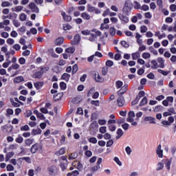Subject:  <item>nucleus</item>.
Returning <instances> with one entry per match:
<instances>
[{
	"label": "nucleus",
	"instance_id": "nucleus-1",
	"mask_svg": "<svg viewBox=\"0 0 176 176\" xmlns=\"http://www.w3.org/2000/svg\"><path fill=\"white\" fill-rule=\"evenodd\" d=\"M50 70L49 67H42L38 72H36L34 74L32 75L33 78H41L43 74L46 73Z\"/></svg>",
	"mask_w": 176,
	"mask_h": 176
},
{
	"label": "nucleus",
	"instance_id": "nucleus-2",
	"mask_svg": "<svg viewBox=\"0 0 176 176\" xmlns=\"http://www.w3.org/2000/svg\"><path fill=\"white\" fill-rule=\"evenodd\" d=\"M134 118H135V113H134V111H129L126 121L129 123H131V126H136L138 123L136 121H134Z\"/></svg>",
	"mask_w": 176,
	"mask_h": 176
},
{
	"label": "nucleus",
	"instance_id": "nucleus-3",
	"mask_svg": "<svg viewBox=\"0 0 176 176\" xmlns=\"http://www.w3.org/2000/svg\"><path fill=\"white\" fill-rule=\"evenodd\" d=\"M28 7L32 12L38 13V12H40V10L34 3H30Z\"/></svg>",
	"mask_w": 176,
	"mask_h": 176
},
{
	"label": "nucleus",
	"instance_id": "nucleus-4",
	"mask_svg": "<svg viewBox=\"0 0 176 176\" xmlns=\"http://www.w3.org/2000/svg\"><path fill=\"white\" fill-rule=\"evenodd\" d=\"M42 147L38 144H35L32 146V148H30V152L32 153H36L38 150H41Z\"/></svg>",
	"mask_w": 176,
	"mask_h": 176
},
{
	"label": "nucleus",
	"instance_id": "nucleus-5",
	"mask_svg": "<svg viewBox=\"0 0 176 176\" xmlns=\"http://www.w3.org/2000/svg\"><path fill=\"white\" fill-rule=\"evenodd\" d=\"M156 153L158 155L159 158L164 157V150L162 149V145L159 144V146L156 148Z\"/></svg>",
	"mask_w": 176,
	"mask_h": 176
},
{
	"label": "nucleus",
	"instance_id": "nucleus-6",
	"mask_svg": "<svg viewBox=\"0 0 176 176\" xmlns=\"http://www.w3.org/2000/svg\"><path fill=\"white\" fill-rule=\"evenodd\" d=\"M118 105L119 107H122L124 106L126 102L124 101V98L123 96H119L117 99Z\"/></svg>",
	"mask_w": 176,
	"mask_h": 176
},
{
	"label": "nucleus",
	"instance_id": "nucleus-7",
	"mask_svg": "<svg viewBox=\"0 0 176 176\" xmlns=\"http://www.w3.org/2000/svg\"><path fill=\"white\" fill-rule=\"evenodd\" d=\"M74 166H76L78 170H82L83 166L82 164L79 161H74L72 164Z\"/></svg>",
	"mask_w": 176,
	"mask_h": 176
},
{
	"label": "nucleus",
	"instance_id": "nucleus-8",
	"mask_svg": "<svg viewBox=\"0 0 176 176\" xmlns=\"http://www.w3.org/2000/svg\"><path fill=\"white\" fill-rule=\"evenodd\" d=\"M89 128L91 131H97L98 129L97 121H94L92 123H91Z\"/></svg>",
	"mask_w": 176,
	"mask_h": 176
},
{
	"label": "nucleus",
	"instance_id": "nucleus-9",
	"mask_svg": "<svg viewBox=\"0 0 176 176\" xmlns=\"http://www.w3.org/2000/svg\"><path fill=\"white\" fill-rule=\"evenodd\" d=\"M118 17L119 19H120L121 21H124V23H127L129 21V17L123 14H119Z\"/></svg>",
	"mask_w": 176,
	"mask_h": 176
},
{
	"label": "nucleus",
	"instance_id": "nucleus-10",
	"mask_svg": "<svg viewBox=\"0 0 176 176\" xmlns=\"http://www.w3.org/2000/svg\"><path fill=\"white\" fill-rule=\"evenodd\" d=\"M44 85V82L42 81H38L34 83V87L36 89V90L41 89Z\"/></svg>",
	"mask_w": 176,
	"mask_h": 176
},
{
	"label": "nucleus",
	"instance_id": "nucleus-11",
	"mask_svg": "<svg viewBox=\"0 0 176 176\" xmlns=\"http://www.w3.org/2000/svg\"><path fill=\"white\" fill-rule=\"evenodd\" d=\"M10 25V20L9 19H5L3 22H0V29H3L5 26H8Z\"/></svg>",
	"mask_w": 176,
	"mask_h": 176
},
{
	"label": "nucleus",
	"instance_id": "nucleus-12",
	"mask_svg": "<svg viewBox=\"0 0 176 176\" xmlns=\"http://www.w3.org/2000/svg\"><path fill=\"white\" fill-rule=\"evenodd\" d=\"M80 17L84 20L89 21L91 19V15H89L87 12H82L80 14Z\"/></svg>",
	"mask_w": 176,
	"mask_h": 176
},
{
	"label": "nucleus",
	"instance_id": "nucleus-13",
	"mask_svg": "<svg viewBox=\"0 0 176 176\" xmlns=\"http://www.w3.org/2000/svg\"><path fill=\"white\" fill-rule=\"evenodd\" d=\"M42 133V131L41 130V129H33L32 131V135H41Z\"/></svg>",
	"mask_w": 176,
	"mask_h": 176
},
{
	"label": "nucleus",
	"instance_id": "nucleus-14",
	"mask_svg": "<svg viewBox=\"0 0 176 176\" xmlns=\"http://www.w3.org/2000/svg\"><path fill=\"white\" fill-rule=\"evenodd\" d=\"M49 174L51 175H54L56 173V166H50L48 168Z\"/></svg>",
	"mask_w": 176,
	"mask_h": 176
},
{
	"label": "nucleus",
	"instance_id": "nucleus-15",
	"mask_svg": "<svg viewBox=\"0 0 176 176\" xmlns=\"http://www.w3.org/2000/svg\"><path fill=\"white\" fill-rule=\"evenodd\" d=\"M157 61H158L160 68H164V60L162 58L159 57Z\"/></svg>",
	"mask_w": 176,
	"mask_h": 176
},
{
	"label": "nucleus",
	"instance_id": "nucleus-16",
	"mask_svg": "<svg viewBox=\"0 0 176 176\" xmlns=\"http://www.w3.org/2000/svg\"><path fill=\"white\" fill-rule=\"evenodd\" d=\"M78 157V153H73L70 154V155L68 156V160H74L77 159Z\"/></svg>",
	"mask_w": 176,
	"mask_h": 176
},
{
	"label": "nucleus",
	"instance_id": "nucleus-17",
	"mask_svg": "<svg viewBox=\"0 0 176 176\" xmlns=\"http://www.w3.org/2000/svg\"><path fill=\"white\" fill-rule=\"evenodd\" d=\"M151 64H152V66H151V68H152L153 69H156L160 67L157 62H156L155 60H152V61H151Z\"/></svg>",
	"mask_w": 176,
	"mask_h": 176
},
{
	"label": "nucleus",
	"instance_id": "nucleus-18",
	"mask_svg": "<svg viewBox=\"0 0 176 176\" xmlns=\"http://www.w3.org/2000/svg\"><path fill=\"white\" fill-rule=\"evenodd\" d=\"M64 38L63 37H58L56 40H55L54 43L57 46L60 45V44L63 43Z\"/></svg>",
	"mask_w": 176,
	"mask_h": 176
},
{
	"label": "nucleus",
	"instance_id": "nucleus-19",
	"mask_svg": "<svg viewBox=\"0 0 176 176\" xmlns=\"http://www.w3.org/2000/svg\"><path fill=\"white\" fill-rule=\"evenodd\" d=\"M61 16H63V19L65 21L69 22L71 21V16L67 15L65 12H61Z\"/></svg>",
	"mask_w": 176,
	"mask_h": 176
},
{
	"label": "nucleus",
	"instance_id": "nucleus-20",
	"mask_svg": "<svg viewBox=\"0 0 176 176\" xmlns=\"http://www.w3.org/2000/svg\"><path fill=\"white\" fill-rule=\"evenodd\" d=\"M87 141H89V143H92L93 144L98 143V140L96 138L94 137H87Z\"/></svg>",
	"mask_w": 176,
	"mask_h": 176
},
{
	"label": "nucleus",
	"instance_id": "nucleus-21",
	"mask_svg": "<svg viewBox=\"0 0 176 176\" xmlns=\"http://www.w3.org/2000/svg\"><path fill=\"white\" fill-rule=\"evenodd\" d=\"M96 8L91 6V4H87V12L90 13L94 12V10H96Z\"/></svg>",
	"mask_w": 176,
	"mask_h": 176
},
{
	"label": "nucleus",
	"instance_id": "nucleus-22",
	"mask_svg": "<svg viewBox=\"0 0 176 176\" xmlns=\"http://www.w3.org/2000/svg\"><path fill=\"white\" fill-rule=\"evenodd\" d=\"M124 134V132L122 129H118L117 131V137H116V139L119 140Z\"/></svg>",
	"mask_w": 176,
	"mask_h": 176
},
{
	"label": "nucleus",
	"instance_id": "nucleus-23",
	"mask_svg": "<svg viewBox=\"0 0 176 176\" xmlns=\"http://www.w3.org/2000/svg\"><path fill=\"white\" fill-rule=\"evenodd\" d=\"M75 51L76 48L74 47H70L65 50V52H66V53L67 54H73L74 52H75Z\"/></svg>",
	"mask_w": 176,
	"mask_h": 176
},
{
	"label": "nucleus",
	"instance_id": "nucleus-24",
	"mask_svg": "<svg viewBox=\"0 0 176 176\" xmlns=\"http://www.w3.org/2000/svg\"><path fill=\"white\" fill-rule=\"evenodd\" d=\"M22 81H24V78L22 76L16 77L14 78V83H20Z\"/></svg>",
	"mask_w": 176,
	"mask_h": 176
},
{
	"label": "nucleus",
	"instance_id": "nucleus-25",
	"mask_svg": "<svg viewBox=\"0 0 176 176\" xmlns=\"http://www.w3.org/2000/svg\"><path fill=\"white\" fill-rule=\"evenodd\" d=\"M95 80L96 82H102V81H104V78H102L98 73L95 74Z\"/></svg>",
	"mask_w": 176,
	"mask_h": 176
},
{
	"label": "nucleus",
	"instance_id": "nucleus-26",
	"mask_svg": "<svg viewBox=\"0 0 176 176\" xmlns=\"http://www.w3.org/2000/svg\"><path fill=\"white\" fill-rule=\"evenodd\" d=\"M81 34H82V35L84 36H89V35H91V34H94V33H92V32L89 30H82L81 31Z\"/></svg>",
	"mask_w": 176,
	"mask_h": 176
},
{
	"label": "nucleus",
	"instance_id": "nucleus-27",
	"mask_svg": "<svg viewBox=\"0 0 176 176\" xmlns=\"http://www.w3.org/2000/svg\"><path fill=\"white\" fill-rule=\"evenodd\" d=\"M65 148H61L60 149V151H56V153H55V155H64L65 153Z\"/></svg>",
	"mask_w": 176,
	"mask_h": 176
},
{
	"label": "nucleus",
	"instance_id": "nucleus-28",
	"mask_svg": "<svg viewBox=\"0 0 176 176\" xmlns=\"http://www.w3.org/2000/svg\"><path fill=\"white\" fill-rule=\"evenodd\" d=\"M80 40H81V37L80 36V35L76 34V36H74V44L78 43Z\"/></svg>",
	"mask_w": 176,
	"mask_h": 176
},
{
	"label": "nucleus",
	"instance_id": "nucleus-29",
	"mask_svg": "<svg viewBox=\"0 0 176 176\" xmlns=\"http://www.w3.org/2000/svg\"><path fill=\"white\" fill-rule=\"evenodd\" d=\"M13 155H14V153L13 152H10L6 155V158L5 159V162H8L10 159H11Z\"/></svg>",
	"mask_w": 176,
	"mask_h": 176
},
{
	"label": "nucleus",
	"instance_id": "nucleus-30",
	"mask_svg": "<svg viewBox=\"0 0 176 176\" xmlns=\"http://www.w3.org/2000/svg\"><path fill=\"white\" fill-rule=\"evenodd\" d=\"M131 57H133V60H136L138 58L140 57V54L139 52H136L131 54Z\"/></svg>",
	"mask_w": 176,
	"mask_h": 176
},
{
	"label": "nucleus",
	"instance_id": "nucleus-31",
	"mask_svg": "<svg viewBox=\"0 0 176 176\" xmlns=\"http://www.w3.org/2000/svg\"><path fill=\"white\" fill-rule=\"evenodd\" d=\"M148 103V99L146 98V97H144L142 100H141V102L140 103V106H144Z\"/></svg>",
	"mask_w": 176,
	"mask_h": 176
},
{
	"label": "nucleus",
	"instance_id": "nucleus-32",
	"mask_svg": "<svg viewBox=\"0 0 176 176\" xmlns=\"http://www.w3.org/2000/svg\"><path fill=\"white\" fill-rule=\"evenodd\" d=\"M164 109V107L162 105L156 106L155 108H154L153 111L155 113L160 112Z\"/></svg>",
	"mask_w": 176,
	"mask_h": 176
},
{
	"label": "nucleus",
	"instance_id": "nucleus-33",
	"mask_svg": "<svg viewBox=\"0 0 176 176\" xmlns=\"http://www.w3.org/2000/svg\"><path fill=\"white\" fill-rule=\"evenodd\" d=\"M123 86V82L120 80L116 81V88L120 89Z\"/></svg>",
	"mask_w": 176,
	"mask_h": 176
},
{
	"label": "nucleus",
	"instance_id": "nucleus-34",
	"mask_svg": "<svg viewBox=\"0 0 176 176\" xmlns=\"http://www.w3.org/2000/svg\"><path fill=\"white\" fill-rule=\"evenodd\" d=\"M28 16L25 14V13H21L19 15V20L21 21H25L26 19H27Z\"/></svg>",
	"mask_w": 176,
	"mask_h": 176
},
{
	"label": "nucleus",
	"instance_id": "nucleus-35",
	"mask_svg": "<svg viewBox=\"0 0 176 176\" xmlns=\"http://www.w3.org/2000/svg\"><path fill=\"white\" fill-rule=\"evenodd\" d=\"M34 139H33V138L27 139V140H25V144H26V146H30V145L32 144V143H34Z\"/></svg>",
	"mask_w": 176,
	"mask_h": 176
},
{
	"label": "nucleus",
	"instance_id": "nucleus-36",
	"mask_svg": "<svg viewBox=\"0 0 176 176\" xmlns=\"http://www.w3.org/2000/svg\"><path fill=\"white\" fill-rule=\"evenodd\" d=\"M23 8H24V7H23L21 6H19L15 7V8H14L12 10H13V12H19L22 11Z\"/></svg>",
	"mask_w": 176,
	"mask_h": 176
},
{
	"label": "nucleus",
	"instance_id": "nucleus-37",
	"mask_svg": "<svg viewBox=\"0 0 176 176\" xmlns=\"http://www.w3.org/2000/svg\"><path fill=\"white\" fill-rule=\"evenodd\" d=\"M140 9L144 12H148L149 10V6L148 5L144 4Z\"/></svg>",
	"mask_w": 176,
	"mask_h": 176
},
{
	"label": "nucleus",
	"instance_id": "nucleus-38",
	"mask_svg": "<svg viewBox=\"0 0 176 176\" xmlns=\"http://www.w3.org/2000/svg\"><path fill=\"white\" fill-rule=\"evenodd\" d=\"M157 6H159L160 9H163L164 8V4L162 2V0H157L156 1Z\"/></svg>",
	"mask_w": 176,
	"mask_h": 176
},
{
	"label": "nucleus",
	"instance_id": "nucleus-39",
	"mask_svg": "<svg viewBox=\"0 0 176 176\" xmlns=\"http://www.w3.org/2000/svg\"><path fill=\"white\" fill-rule=\"evenodd\" d=\"M97 38V36L95 34H91L90 37H89V41L91 42H94Z\"/></svg>",
	"mask_w": 176,
	"mask_h": 176
},
{
	"label": "nucleus",
	"instance_id": "nucleus-40",
	"mask_svg": "<svg viewBox=\"0 0 176 176\" xmlns=\"http://www.w3.org/2000/svg\"><path fill=\"white\" fill-rule=\"evenodd\" d=\"M91 32L95 33L96 36H100L102 35L101 32L99 30H97L96 29H93L92 30H91Z\"/></svg>",
	"mask_w": 176,
	"mask_h": 176
},
{
	"label": "nucleus",
	"instance_id": "nucleus-41",
	"mask_svg": "<svg viewBox=\"0 0 176 176\" xmlns=\"http://www.w3.org/2000/svg\"><path fill=\"white\" fill-rule=\"evenodd\" d=\"M170 165H171V161L170 160L166 161V162L165 164V167H166V170H170Z\"/></svg>",
	"mask_w": 176,
	"mask_h": 176
},
{
	"label": "nucleus",
	"instance_id": "nucleus-42",
	"mask_svg": "<svg viewBox=\"0 0 176 176\" xmlns=\"http://www.w3.org/2000/svg\"><path fill=\"white\" fill-rule=\"evenodd\" d=\"M149 50H150L151 53L153 54V55L157 56V54H158L157 50L154 49L153 47H150Z\"/></svg>",
	"mask_w": 176,
	"mask_h": 176
},
{
	"label": "nucleus",
	"instance_id": "nucleus-43",
	"mask_svg": "<svg viewBox=\"0 0 176 176\" xmlns=\"http://www.w3.org/2000/svg\"><path fill=\"white\" fill-rule=\"evenodd\" d=\"M162 168H164V164L162 162L158 163V164H157L156 170H161Z\"/></svg>",
	"mask_w": 176,
	"mask_h": 176
},
{
	"label": "nucleus",
	"instance_id": "nucleus-44",
	"mask_svg": "<svg viewBox=\"0 0 176 176\" xmlns=\"http://www.w3.org/2000/svg\"><path fill=\"white\" fill-rule=\"evenodd\" d=\"M6 113H7L6 116L8 117V116H10L13 115L14 111H13V109H6Z\"/></svg>",
	"mask_w": 176,
	"mask_h": 176
},
{
	"label": "nucleus",
	"instance_id": "nucleus-45",
	"mask_svg": "<svg viewBox=\"0 0 176 176\" xmlns=\"http://www.w3.org/2000/svg\"><path fill=\"white\" fill-rule=\"evenodd\" d=\"M60 88L61 89V90H65L67 88V84L64 82H60Z\"/></svg>",
	"mask_w": 176,
	"mask_h": 176
},
{
	"label": "nucleus",
	"instance_id": "nucleus-46",
	"mask_svg": "<svg viewBox=\"0 0 176 176\" xmlns=\"http://www.w3.org/2000/svg\"><path fill=\"white\" fill-rule=\"evenodd\" d=\"M120 44L124 48H129V44L127 42L124 41H122L120 42Z\"/></svg>",
	"mask_w": 176,
	"mask_h": 176
},
{
	"label": "nucleus",
	"instance_id": "nucleus-47",
	"mask_svg": "<svg viewBox=\"0 0 176 176\" xmlns=\"http://www.w3.org/2000/svg\"><path fill=\"white\" fill-rule=\"evenodd\" d=\"M114 161L116 163H117V164L119 166H122V162H121V161H120V159L118 157H114Z\"/></svg>",
	"mask_w": 176,
	"mask_h": 176
},
{
	"label": "nucleus",
	"instance_id": "nucleus-48",
	"mask_svg": "<svg viewBox=\"0 0 176 176\" xmlns=\"http://www.w3.org/2000/svg\"><path fill=\"white\" fill-rule=\"evenodd\" d=\"M109 130L113 132L116 130V126L114 124L108 125Z\"/></svg>",
	"mask_w": 176,
	"mask_h": 176
},
{
	"label": "nucleus",
	"instance_id": "nucleus-49",
	"mask_svg": "<svg viewBox=\"0 0 176 176\" xmlns=\"http://www.w3.org/2000/svg\"><path fill=\"white\" fill-rule=\"evenodd\" d=\"M125 152H126L128 155H131V153H132V149L129 146H127L126 148H125Z\"/></svg>",
	"mask_w": 176,
	"mask_h": 176
},
{
	"label": "nucleus",
	"instance_id": "nucleus-50",
	"mask_svg": "<svg viewBox=\"0 0 176 176\" xmlns=\"http://www.w3.org/2000/svg\"><path fill=\"white\" fill-rule=\"evenodd\" d=\"M24 140V139L23 138L22 136H19L16 138V139L15 140L16 143H19L21 144L23 142V141Z\"/></svg>",
	"mask_w": 176,
	"mask_h": 176
},
{
	"label": "nucleus",
	"instance_id": "nucleus-51",
	"mask_svg": "<svg viewBox=\"0 0 176 176\" xmlns=\"http://www.w3.org/2000/svg\"><path fill=\"white\" fill-rule=\"evenodd\" d=\"M116 33V29L114 28V27H111L109 28V34H111V36H114Z\"/></svg>",
	"mask_w": 176,
	"mask_h": 176
},
{
	"label": "nucleus",
	"instance_id": "nucleus-52",
	"mask_svg": "<svg viewBox=\"0 0 176 176\" xmlns=\"http://www.w3.org/2000/svg\"><path fill=\"white\" fill-rule=\"evenodd\" d=\"M21 131H28L30 130V127L28 125H25L20 129Z\"/></svg>",
	"mask_w": 176,
	"mask_h": 176
},
{
	"label": "nucleus",
	"instance_id": "nucleus-53",
	"mask_svg": "<svg viewBox=\"0 0 176 176\" xmlns=\"http://www.w3.org/2000/svg\"><path fill=\"white\" fill-rule=\"evenodd\" d=\"M10 6V3L8 1L1 2V7L3 8H7V7H9Z\"/></svg>",
	"mask_w": 176,
	"mask_h": 176
},
{
	"label": "nucleus",
	"instance_id": "nucleus-54",
	"mask_svg": "<svg viewBox=\"0 0 176 176\" xmlns=\"http://www.w3.org/2000/svg\"><path fill=\"white\" fill-rule=\"evenodd\" d=\"M109 28H110V27L109 26V25H105L104 23H102L101 27L100 28V30H104V29L108 30Z\"/></svg>",
	"mask_w": 176,
	"mask_h": 176
},
{
	"label": "nucleus",
	"instance_id": "nucleus-55",
	"mask_svg": "<svg viewBox=\"0 0 176 176\" xmlns=\"http://www.w3.org/2000/svg\"><path fill=\"white\" fill-rule=\"evenodd\" d=\"M10 101L11 104L14 107H19V104H18L16 102H14V100L13 99H10Z\"/></svg>",
	"mask_w": 176,
	"mask_h": 176
},
{
	"label": "nucleus",
	"instance_id": "nucleus-56",
	"mask_svg": "<svg viewBox=\"0 0 176 176\" xmlns=\"http://www.w3.org/2000/svg\"><path fill=\"white\" fill-rule=\"evenodd\" d=\"M98 124L100 126H104L107 124L106 120H98Z\"/></svg>",
	"mask_w": 176,
	"mask_h": 176
},
{
	"label": "nucleus",
	"instance_id": "nucleus-57",
	"mask_svg": "<svg viewBox=\"0 0 176 176\" xmlns=\"http://www.w3.org/2000/svg\"><path fill=\"white\" fill-rule=\"evenodd\" d=\"M144 96H145V92L142 91H140L139 94L138 95V96L136 97L137 99L140 100V98H142Z\"/></svg>",
	"mask_w": 176,
	"mask_h": 176
},
{
	"label": "nucleus",
	"instance_id": "nucleus-58",
	"mask_svg": "<svg viewBox=\"0 0 176 176\" xmlns=\"http://www.w3.org/2000/svg\"><path fill=\"white\" fill-rule=\"evenodd\" d=\"M140 32L141 33H145L146 31H148V28L145 25H142L140 27Z\"/></svg>",
	"mask_w": 176,
	"mask_h": 176
},
{
	"label": "nucleus",
	"instance_id": "nucleus-59",
	"mask_svg": "<svg viewBox=\"0 0 176 176\" xmlns=\"http://www.w3.org/2000/svg\"><path fill=\"white\" fill-rule=\"evenodd\" d=\"M99 132L102 133H107V126H101L99 129Z\"/></svg>",
	"mask_w": 176,
	"mask_h": 176
},
{
	"label": "nucleus",
	"instance_id": "nucleus-60",
	"mask_svg": "<svg viewBox=\"0 0 176 176\" xmlns=\"http://www.w3.org/2000/svg\"><path fill=\"white\" fill-rule=\"evenodd\" d=\"M25 58H23V57H21L19 59V63L20 65H25Z\"/></svg>",
	"mask_w": 176,
	"mask_h": 176
},
{
	"label": "nucleus",
	"instance_id": "nucleus-61",
	"mask_svg": "<svg viewBox=\"0 0 176 176\" xmlns=\"http://www.w3.org/2000/svg\"><path fill=\"white\" fill-rule=\"evenodd\" d=\"M11 67L14 70H18L20 68V65L18 63L11 65Z\"/></svg>",
	"mask_w": 176,
	"mask_h": 176
},
{
	"label": "nucleus",
	"instance_id": "nucleus-62",
	"mask_svg": "<svg viewBox=\"0 0 176 176\" xmlns=\"http://www.w3.org/2000/svg\"><path fill=\"white\" fill-rule=\"evenodd\" d=\"M100 168H101V166L100 165H98V166H94L92 168V171L93 172H96V171L100 170Z\"/></svg>",
	"mask_w": 176,
	"mask_h": 176
},
{
	"label": "nucleus",
	"instance_id": "nucleus-63",
	"mask_svg": "<svg viewBox=\"0 0 176 176\" xmlns=\"http://www.w3.org/2000/svg\"><path fill=\"white\" fill-rule=\"evenodd\" d=\"M151 56L150 54L148 52H146V53H144L142 54V58H144V59H148Z\"/></svg>",
	"mask_w": 176,
	"mask_h": 176
},
{
	"label": "nucleus",
	"instance_id": "nucleus-64",
	"mask_svg": "<svg viewBox=\"0 0 176 176\" xmlns=\"http://www.w3.org/2000/svg\"><path fill=\"white\" fill-rule=\"evenodd\" d=\"M91 104L94 106L98 107L99 106V100H92L91 101Z\"/></svg>",
	"mask_w": 176,
	"mask_h": 176
}]
</instances>
